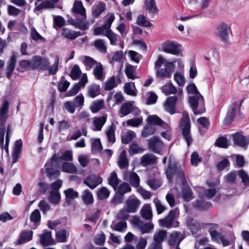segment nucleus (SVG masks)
<instances>
[{
    "label": "nucleus",
    "instance_id": "f257e3e1",
    "mask_svg": "<svg viewBox=\"0 0 249 249\" xmlns=\"http://www.w3.org/2000/svg\"><path fill=\"white\" fill-rule=\"evenodd\" d=\"M73 11L75 14H78L82 16L81 19H71L70 22L71 24L79 28L81 30H85L89 29V24L88 22L85 21L86 19V10L83 6L82 2L80 0H76L73 6Z\"/></svg>",
    "mask_w": 249,
    "mask_h": 249
},
{
    "label": "nucleus",
    "instance_id": "f03ea898",
    "mask_svg": "<svg viewBox=\"0 0 249 249\" xmlns=\"http://www.w3.org/2000/svg\"><path fill=\"white\" fill-rule=\"evenodd\" d=\"M182 117L180 119L179 125L182 131L183 138L189 147L193 142V138L190 133L191 122L187 112L184 111L182 114Z\"/></svg>",
    "mask_w": 249,
    "mask_h": 249
},
{
    "label": "nucleus",
    "instance_id": "7ed1b4c3",
    "mask_svg": "<svg viewBox=\"0 0 249 249\" xmlns=\"http://www.w3.org/2000/svg\"><path fill=\"white\" fill-rule=\"evenodd\" d=\"M179 215V211L178 208L170 211L168 214L163 219L159 220V223L160 226L168 229L176 228L179 226V222L175 220Z\"/></svg>",
    "mask_w": 249,
    "mask_h": 249
},
{
    "label": "nucleus",
    "instance_id": "20e7f679",
    "mask_svg": "<svg viewBox=\"0 0 249 249\" xmlns=\"http://www.w3.org/2000/svg\"><path fill=\"white\" fill-rule=\"evenodd\" d=\"M189 102L195 115L201 114L205 111L204 99L201 94L190 97Z\"/></svg>",
    "mask_w": 249,
    "mask_h": 249
},
{
    "label": "nucleus",
    "instance_id": "39448f33",
    "mask_svg": "<svg viewBox=\"0 0 249 249\" xmlns=\"http://www.w3.org/2000/svg\"><path fill=\"white\" fill-rule=\"evenodd\" d=\"M166 175L167 178L169 180L172 178L173 176H176L177 178L181 180V183L183 185L187 184L181 166H178L177 163L172 164L169 161L168 168L166 171Z\"/></svg>",
    "mask_w": 249,
    "mask_h": 249
},
{
    "label": "nucleus",
    "instance_id": "423d86ee",
    "mask_svg": "<svg viewBox=\"0 0 249 249\" xmlns=\"http://www.w3.org/2000/svg\"><path fill=\"white\" fill-rule=\"evenodd\" d=\"M230 32L231 33V25L225 22H221L217 26L215 35L221 41L229 44Z\"/></svg>",
    "mask_w": 249,
    "mask_h": 249
},
{
    "label": "nucleus",
    "instance_id": "0eeeda50",
    "mask_svg": "<svg viewBox=\"0 0 249 249\" xmlns=\"http://www.w3.org/2000/svg\"><path fill=\"white\" fill-rule=\"evenodd\" d=\"M244 100H241L239 103L234 102L229 107L226 116L224 119V122L225 124H230L233 120L235 115L240 113V108Z\"/></svg>",
    "mask_w": 249,
    "mask_h": 249
},
{
    "label": "nucleus",
    "instance_id": "6e6552de",
    "mask_svg": "<svg viewBox=\"0 0 249 249\" xmlns=\"http://www.w3.org/2000/svg\"><path fill=\"white\" fill-rule=\"evenodd\" d=\"M9 103L5 100L0 108V137L3 139L5 134L4 124L8 118Z\"/></svg>",
    "mask_w": 249,
    "mask_h": 249
},
{
    "label": "nucleus",
    "instance_id": "1a4fd4ad",
    "mask_svg": "<svg viewBox=\"0 0 249 249\" xmlns=\"http://www.w3.org/2000/svg\"><path fill=\"white\" fill-rule=\"evenodd\" d=\"M164 143L160 139L154 136L148 140V147L149 150L155 153L159 154L164 148Z\"/></svg>",
    "mask_w": 249,
    "mask_h": 249
},
{
    "label": "nucleus",
    "instance_id": "9d476101",
    "mask_svg": "<svg viewBox=\"0 0 249 249\" xmlns=\"http://www.w3.org/2000/svg\"><path fill=\"white\" fill-rule=\"evenodd\" d=\"M174 69L173 63L168 62L165 63L164 68H160L156 70V76L158 78L162 79L170 78Z\"/></svg>",
    "mask_w": 249,
    "mask_h": 249
},
{
    "label": "nucleus",
    "instance_id": "9b49d317",
    "mask_svg": "<svg viewBox=\"0 0 249 249\" xmlns=\"http://www.w3.org/2000/svg\"><path fill=\"white\" fill-rule=\"evenodd\" d=\"M162 51L176 55H181L180 45L174 41L165 42L162 46Z\"/></svg>",
    "mask_w": 249,
    "mask_h": 249
},
{
    "label": "nucleus",
    "instance_id": "f8f14e48",
    "mask_svg": "<svg viewBox=\"0 0 249 249\" xmlns=\"http://www.w3.org/2000/svg\"><path fill=\"white\" fill-rule=\"evenodd\" d=\"M132 223L140 228L142 234L150 232L154 228V225L152 223H144L139 217L134 216L132 219Z\"/></svg>",
    "mask_w": 249,
    "mask_h": 249
},
{
    "label": "nucleus",
    "instance_id": "ddd939ff",
    "mask_svg": "<svg viewBox=\"0 0 249 249\" xmlns=\"http://www.w3.org/2000/svg\"><path fill=\"white\" fill-rule=\"evenodd\" d=\"M186 225L194 237H197L200 234L201 226L196 219L189 217L187 219Z\"/></svg>",
    "mask_w": 249,
    "mask_h": 249
},
{
    "label": "nucleus",
    "instance_id": "4468645a",
    "mask_svg": "<svg viewBox=\"0 0 249 249\" xmlns=\"http://www.w3.org/2000/svg\"><path fill=\"white\" fill-rule=\"evenodd\" d=\"M32 231L23 230L19 233L18 239L14 243L15 245H21L31 241L33 238Z\"/></svg>",
    "mask_w": 249,
    "mask_h": 249
},
{
    "label": "nucleus",
    "instance_id": "2eb2a0df",
    "mask_svg": "<svg viewBox=\"0 0 249 249\" xmlns=\"http://www.w3.org/2000/svg\"><path fill=\"white\" fill-rule=\"evenodd\" d=\"M103 179L102 178L91 175L86 177L84 180V183L86 184L91 189L95 188L99 184L102 182Z\"/></svg>",
    "mask_w": 249,
    "mask_h": 249
},
{
    "label": "nucleus",
    "instance_id": "dca6fc26",
    "mask_svg": "<svg viewBox=\"0 0 249 249\" xmlns=\"http://www.w3.org/2000/svg\"><path fill=\"white\" fill-rule=\"evenodd\" d=\"M126 209L131 213H135L139 208L141 202L134 196L128 197L125 202Z\"/></svg>",
    "mask_w": 249,
    "mask_h": 249
},
{
    "label": "nucleus",
    "instance_id": "f3484780",
    "mask_svg": "<svg viewBox=\"0 0 249 249\" xmlns=\"http://www.w3.org/2000/svg\"><path fill=\"white\" fill-rule=\"evenodd\" d=\"M185 237L186 232L185 231H184L182 234H181L179 231H174L170 234L168 243L170 246H175L176 243H177V245L179 246L180 242Z\"/></svg>",
    "mask_w": 249,
    "mask_h": 249
},
{
    "label": "nucleus",
    "instance_id": "a211bd4d",
    "mask_svg": "<svg viewBox=\"0 0 249 249\" xmlns=\"http://www.w3.org/2000/svg\"><path fill=\"white\" fill-rule=\"evenodd\" d=\"M178 98L177 96H170L167 98L164 103L165 110L173 115L176 113L175 107Z\"/></svg>",
    "mask_w": 249,
    "mask_h": 249
},
{
    "label": "nucleus",
    "instance_id": "6ab92c4d",
    "mask_svg": "<svg viewBox=\"0 0 249 249\" xmlns=\"http://www.w3.org/2000/svg\"><path fill=\"white\" fill-rule=\"evenodd\" d=\"M232 138L233 142L242 147H247L249 143V137L244 136L240 133L232 135Z\"/></svg>",
    "mask_w": 249,
    "mask_h": 249
},
{
    "label": "nucleus",
    "instance_id": "aec40b11",
    "mask_svg": "<svg viewBox=\"0 0 249 249\" xmlns=\"http://www.w3.org/2000/svg\"><path fill=\"white\" fill-rule=\"evenodd\" d=\"M17 62L16 56L15 54H13L9 60L7 62V66L6 69V76L10 79L12 75L13 71L15 69V66Z\"/></svg>",
    "mask_w": 249,
    "mask_h": 249
},
{
    "label": "nucleus",
    "instance_id": "412c9836",
    "mask_svg": "<svg viewBox=\"0 0 249 249\" xmlns=\"http://www.w3.org/2000/svg\"><path fill=\"white\" fill-rule=\"evenodd\" d=\"M158 157L152 154H146L143 155L141 159V164L146 166L155 164L157 163Z\"/></svg>",
    "mask_w": 249,
    "mask_h": 249
},
{
    "label": "nucleus",
    "instance_id": "4be33fe9",
    "mask_svg": "<svg viewBox=\"0 0 249 249\" xmlns=\"http://www.w3.org/2000/svg\"><path fill=\"white\" fill-rule=\"evenodd\" d=\"M148 124L151 125L155 124L163 126L165 129H168L169 126L165 122H163L160 117L157 115H150L147 118Z\"/></svg>",
    "mask_w": 249,
    "mask_h": 249
},
{
    "label": "nucleus",
    "instance_id": "5701e85b",
    "mask_svg": "<svg viewBox=\"0 0 249 249\" xmlns=\"http://www.w3.org/2000/svg\"><path fill=\"white\" fill-rule=\"evenodd\" d=\"M120 83H121V80L119 76H112L106 83L104 89L110 90Z\"/></svg>",
    "mask_w": 249,
    "mask_h": 249
},
{
    "label": "nucleus",
    "instance_id": "b1692460",
    "mask_svg": "<svg viewBox=\"0 0 249 249\" xmlns=\"http://www.w3.org/2000/svg\"><path fill=\"white\" fill-rule=\"evenodd\" d=\"M40 240L41 244L45 246L53 244V240L52 237L51 232L44 231L40 235Z\"/></svg>",
    "mask_w": 249,
    "mask_h": 249
},
{
    "label": "nucleus",
    "instance_id": "393cba45",
    "mask_svg": "<svg viewBox=\"0 0 249 249\" xmlns=\"http://www.w3.org/2000/svg\"><path fill=\"white\" fill-rule=\"evenodd\" d=\"M135 108H137L134 107L133 104L131 102L123 104L120 110V112L122 114L121 117H123L129 114L132 112Z\"/></svg>",
    "mask_w": 249,
    "mask_h": 249
},
{
    "label": "nucleus",
    "instance_id": "a878e982",
    "mask_svg": "<svg viewBox=\"0 0 249 249\" xmlns=\"http://www.w3.org/2000/svg\"><path fill=\"white\" fill-rule=\"evenodd\" d=\"M144 6L146 10L149 13L153 15L158 13L159 9L156 5V0H145Z\"/></svg>",
    "mask_w": 249,
    "mask_h": 249
},
{
    "label": "nucleus",
    "instance_id": "bb28decb",
    "mask_svg": "<svg viewBox=\"0 0 249 249\" xmlns=\"http://www.w3.org/2000/svg\"><path fill=\"white\" fill-rule=\"evenodd\" d=\"M142 217L146 220H150L152 217V212L151 206L149 204H144L141 210Z\"/></svg>",
    "mask_w": 249,
    "mask_h": 249
},
{
    "label": "nucleus",
    "instance_id": "cd10ccee",
    "mask_svg": "<svg viewBox=\"0 0 249 249\" xmlns=\"http://www.w3.org/2000/svg\"><path fill=\"white\" fill-rule=\"evenodd\" d=\"M100 86L95 84H91L88 87L87 95L94 98L100 94Z\"/></svg>",
    "mask_w": 249,
    "mask_h": 249
},
{
    "label": "nucleus",
    "instance_id": "c85d7f7f",
    "mask_svg": "<svg viewBox=\"0 0 249 249\" xmlns=\"http://www.w3.org/2000/svg\"><path fill=\"white\" fill-rule=\"evenodd\" d=\"M108 184L116 190L119 184L121 182V180L118 178L117 173L113 171L111 173L109 177L107 178Z\"/></svg>",
    "mask_w": 249,
    "mask_h": 249
},
{
    "label": "nucleus",
    "instance_id": "c756f323",
    "mask_svg": "<svg viewBox=\"0 0 249 249\" xmlns=\"http://www.w3.org/2000/svg\"><path fill=\"white\" fill-rule=\"evenodd\" d=\"M116 130V126L114 124H112L108 126L106 130V134L107 137V140L109 142L114 143L116 141L115 131Z\"/></svg>",
    "mask_w": 249,
    "mask_h": 249
},
{
    "label": "nucleus",
    "instance_id": "7c9ffc66",
    "mask_svg": "<svg viewBox=\"0 0 249 249\" xmlns=\"http://www.w3.org/2000/svg\"><path fill=\"white\" fill-rule=\"evenodd\" d=\"M107 115H103L101 117L95 118L93 121V125L95 128L93 129L94 131H100L102 127L107 121Z\"/></svg>",
    "mask_w": 249,
    "mask_h": 249
},
{
    "label": "nucleus",
    "instance_id": "2f4dec72",
    "mask_svg": "<svg viewBox=\"0 0 249 249\" xmlns=\"http://www.w3.org/2000/svg\"><path fill=\"white\" fill-rule=\"evenodd\" d=\"M118 164L119 167L121 169L126 168L128 167L129 162L125 150H123L120 154Z\"/></svg>",
    "mask_w": 249,
    "mask_h": 249
},
{
    "label": "nucleus",
    "instance_id": "473e14b6",
    "mask_svg": "<svg viewBox=\"0 0 249 249\" xmlns=\"http://www.w3.org/2000/svg\"><path fill=\"white\" fill-rule=\"evenodd\" d=\"M208 184L209 188L204 191V195L207 198H212L216 194L218 188L214 183H209Z\"/></svg>",
    "mask_w": 249,
    "mask_h": 249
},
{
    "label": "nucleus",
    "instance_id": "72a5a7b5",
    "mask_svg": "<svg viewBox=\"0 0 249 249\" xmlns=\"http://www.w3.org/2000/svg\"><path fill=\"white\" fill-rule=\"evenodd\" d=\"M93 73L96 79L104 80L103 67L101 63H98V65L93 69Z\"/></svg>",
    "mask_w": 249,
    "mask_h": 249
},
{
    "label": "nucleus",
    "instance_id": "f704fd0d",
    "mask_svg": "<svg viewBox=\"0 0 249 249\" xmlns=\"http://www.w3.org/2000/svg\"><path fill=\"white\" fill-rule=\"evenodd\" d=\"M60 198L61 196L59 191H52L49 193L48 199L51 204H57L59 202Z\"/></svg>",
    "mask_w": 249,
    "mask_h": 249
},
{
    "label": "nucleus",
    "instance_id": "c9c22d12",
    "mask_svg": "<svg viewBox=\"0 0 249 249\" xmlns=\"http://www.w3.org/2000/svg\"><path fill=\"white\" fill-rule=\"evenodd\" d=\"M100 63V62H97L93 58L89 56H84V61L83 63L86 68V70L87 71L90 70L94 66H96L98 65V63Z\"/></svg>",
    "mask_w": 249,
    "mask_h": 249
},
{
    "label": "nucleus",
    "instance_id": "e433bc0d",
    "mask_svg": "<svg viewBox=\"0 0 249 249\" xmlns=\"http://www.w3.org/2000/svg\"><path fill=\"white\" fill-rule=\"evenodd\" d=\"M94 46L97 50L102 53H106L107 52L105 42L103 39H98L95 40Z\"/></svg>",
    "mask_w": 249,
    "mask_h": 249
},
{
    "label": "nucleus",
    "instance_id": "4c0bfd02",
    "mask_svg": "<svg viewBox=\"0 0 249 249\" xmlns=\"http://www.w3.org/2000/svg\"><path fill=\"white\" fill-rule=\"evenodd\" d=\"M62 170L66 173L74 174L77 172V168L73 163L64 162L62 165Z\"/></svg>",
    "mask_w": 249,
    "mask_h": 249
},
{
    "label": "nucleus",
    "instance_id": "58836bf2",
    "mask_svg": "<svg viewBox=\"0 0 249 249\" xmlns=\"http://www.w3.org/2000/svg\"><path fill=\"white\" fill-rule=\"evenodd\" d=\"M162 92L166 95L171 94H176L177 92L176 88L173 85L172 82H169L168 85H165L162 87Z\"/></svg>",
    "mask_w": 249,
    "mask_h": 249
},
{
    "label": "nucleus",
    "instance_id": "ea45409f",
    "mask_svg": "<svg viewBox=\"0 0 249 249\" xmlns=\"http://www.w3.org/2000/svg\"><path fill=\"white\" fill-rule=\"evenodd\" d=\"M167 237V231L165 230H160L155 232L153 236L154 242L161 243Z\"/></svg>",
    "mask_w": 249,
    "mask_h": 249
},
{
    "label": "nucleus",
    "instance_id": "a19ab883",
    "mask_svg": "<svg viewBox=\"0 0 249 249\" xmlns=\"http://www.w3.org/2000/svg\"><path fill=\"white\" fill-rule=\"evenodd\" d=\"M155 128L153 125L148 124L144 126L142 131V136L146 138L154 134Z\"/></svg>",
    "mask_w": 249,
    "mask_h": 249
},
{
    "label": "nucleus",
    "instance_id": "79ce46f5",
    "mask_svg": "<svg viewBox=\"0 0 249 249\" xmlns=\"http://www.w3.org/2000/svg\"><path fill=\"white\" fill-rule=\"evenodd\" d=\"M106 9V5L104 2H99L96 7L92 10L94 17L97 18Z\"/></svg>",
    "mask_w": 249,
    "mask_h": 249
},
{
    "label": "nucleus",
    "instance_id": "37998d69",
    "mask_svg": "<svg viewBox=\"0 0 249 249\" xmlns=\"http://www.w3.org/2000/svg\"><path fill=\"white\" fill-rule=\"evenodd\" d=\"M129 182L131 185L135 188H139L140 185V178L135 172H131L129 174Z\"/></svg>",
    "mask_w": 249,
    "mask_h": 249
},
{
    "label": "nucleus",
    "instance_id": "c03bdc74",
    "mask_svg": "<svg viewBox=\"0 0 249 249\" xmlns=\"http://www.w3.org/2000/svg\"><path fill=\"white\" fill-rule=\"evenodd\" d=\"M144 149L140 147L136 143L133 142L129 146L128 152L131 156L143 152Z\"/></svg>",
    "mask_w": 249,
    "mask_h": 249
},
{
    "label": "nucleus",
    "instance_id": "a18cd8bd",
    "mask_svg": "<svg viewBox=\"0 0 249 249\" xmlns=\"http://www.w3.org/2000/svg\"><path fill=\"white\" fill-rule=\"evenodd\" d=\"M40 213L38 209L34 210L32 213L30 217L31 221L34 222L36 226L40 224Z\"/></svg>",
    "mask_w": 249,
    "mask_h": 249
},
{
    "label": "nucleus",
    "instance_id": "49530a36",
    "mask_svg": "<svg viewBox=\"0 0 249 249\" xmlns=\"http://www.w3.org/2000/svg\"><path fill=\"white\" fill-rule=\"evenodd\" d=\"M135 134L133 131H129L122 136V142L124 144H128L133 140Z\"/></svg>",
    "mask_w": 249,
    "mask_h": 249
},
{
    "label": "nucleus",
    "instance_id": "de8ad7c7",
    "mask_svg": "<svg viewBox=\"0 0 249 249\" xmlns=\"http://www.w3.org/2000/svg\"><path fill=\"white\" fill-rule=\"evenodd\" d=\"M124 72L128 78L134 80L136 78L135 70L133 66L130 65L126 66Z\"/></svg>",
    "mask_w": 249,
    "mask_h": 249
},
{
    "label": "nucleus",
    "instance_id": "09e8293b",
    "mask_svg": "<svg viewBox=\"0 0 249 249\" xmlns=\"http://www.w3.org/2000/svg\"><path fill=\"white\" fill-rule=\"evenodd\" d=\"M136 23L139 26L146 27H150L152 25L143 15H140L138 17Z\"/></svg>",
    "mask_w": 249,
    "mask_h": 249
},
{
    "label": "nucleus",
    "instance_id": "8fccbe9b",
    "mask_svg": "<svg viewBox=\"0 0 249 249\" xmlns=\"http://www.w3.org/2000/svg\"><path fill=\"white\" fill-rule=\"evenodd\" d=\"M82 198L83 201L87 204H89L92 203L93 199L90 192L87 189L85 190L82 194Z\"/></svg>",
    "mask_w": 249,
    "mask_h": 249
},
{
    "label": "nucleus",
    "instance_id": "3c124183",
    "mask_svg": "<svg viewBox=\"0 0 249 249\" xmlns=\"http://www.w3.org/2000/svg\"><path fill=\"white\" fill-rule=\"evenodd\" d=\"M59 63V57L56 55L55 57V60L53 64L50 67H48L47 70L50 75H54L57 71L58 69V65Z\"/></svg>",
    "mask_w": 249,
    "mask_h": 249
},
{
    "label": "nucleus",
    "instance_id": "603ef678",
    "mask_svg": "<svg viewBox=\"0 0 249 249\" xmlns=\"http://www.w3.org/2000/svg\"><path fill=\"white\" fill-rule=\"evenodd\" d=\"M104 105V101L103 100L94 102L90 107L91 111L93 113H96L103 107Z\"/></svg>",
    "mask_w": 249,
    "mask_h": 249
},
{
    "label": "nucleus",
    "instance_id": "864d4df0",
    "mask_svg": "<svg viewBox=\"0 0 249 249\" xmlns=\"http://www.w3.org/2000/svg\"><path fill=\"white\" fill-rule=\"evenodd\" d=\"M181 195L182 198L187 201L192 199V191L191 188L188 186H184L182 189Z\"/></svg>",
    "mask_w": 249,
    "mask_h": 249
},
{
    "label": "nucleus",
    "instance_id": "5fc2aeb1",
    "mask_svg": "<svg viewBox=\"0 0 249 249\" xmlns=\"http://www.w3.org/2000/svg\"><path fill=\"white\" fill-rule=\"evenodd\" d=\"M195 207L198 210H203L211 208L212 204L209 202H204L202 200H198L196 201Z\"/></svg>",
    "mask_w": 249,
    "mask_h": 249
},
{
    "label": "nucleus",
    "instance_id": "6e6d98bb",
    "mask_svg": "<svg viewBox=\"0 0 249 249\" xmlns=\"http://www.w3.org/2000/svg\"><path fill=\"white\" fill-rule=\"evenodd\" d=\"M110 194L109 191L105 187L100 188L97 192V196L100 200L107 198Z\"/></svg>",
    "mask_w": 249,
    "mask_h": 249
},
{
    "label": "nucleus",
    "instance_id": "4d7b16f0",
    "mask_svg": "<svg viewBox=\"0 0 249 249\" xmlns=\"http://www.w3.org/2000/svg\"><path fill=\"white\" fill-rule=\"evenodd\" d=\"M64 194L66 197L67 201H68V199H73L77 198L79 196L78 192L71 188L65 190Z\"/></svg>",
    "mask_w": 249,
    "mask_h": 249
},
{
    "label": "nucleus",
    "instance_id": "13d9d810",
    "mask_svg": "<svg viewBox=\"0 0 249 249\" xmlns=\"http://www.w3.org/2000/svg\"><path fill=\"white\" fill-rule=\"evenodd\" d=\"M82 74V72L79 67L77 65H75L72 69L70 73V76L73 80L78 79Z\"/></svg>",
    "mask_w": 249,
    "mask_h": 249
},
{
    "label": "nucleus",
    "instance_id": "bf43d9fd",
    "mask_svg": "<svg viewBox=\"0 0 249 249\" xmlns=\"http://www.w3.org/2000/svg\"><path fill=\"white\" fill-rule=\"evenodd\" d=\"M131 191V188L129 185L125 182L121 184L118 188V193L124 196L125 193L129 192Z\"/></svg>",
    "mask_w": 249,
    "mask_h": 249
},
{
    "label": "nucleus",
    "instance_id": "052dcab7",
    "mask_svg": "<svg viewBox=\"0 0 249 249\" xmlns=\"http://www.w3.org/2000/svg\"><path fill=\"white\" fill-rule=\"evenodd\" d=\"M106 26L103 25L100 27H98L94 29L93 33L95 36L102 35L103 36H106L107 33L109 31Z\"/></svg>",
    "mask_w": 249,
    "mask_h": 249
},
{
    "label": "nucleus",
    "instance_id": "680f3d73",
    "mask_svg": "<svg viewBox=\"0 0 249 249\" xmlns=\"http://www.w3.org/2000/svg\"><path fill=\"white\" fill-rule=\"evenodd\" d=\"M67 231L66 230H62L56 233V239L59 242H65L67 240Z\"/></svg>",
    "mask_w": 249,
    "mask_h": 249
},
{
    "label": "nucleus",
    "instance_id": "e2e57ef3",
    "mask_svg": "<svg viewBox=\"0 0 249 249\" xmlns=\"http://www.w3.org/2000/svg\"><path fill=\"white\" fill-rule=\"evenodd\" d=\"M41 56H35L31 60V69L32 70L38 69L40 64Z\"/></svg>",
    "mask_w": 249,
    "mask_h": 249
},
{
    "label": "nucleus",
    "instance_id": "0e129e2a",
    "mask_svg": "<svg viewBox=\"0 0 249 249\" xmlns=\"http://www.w3.org/2000/svg\"><path fill=\"white\" fill-rule=\"evenodd\" d=\"M59 159L66 161H71L73 160L72 152L71 150H66L62 153Z\"/></svg>",
    "mask_w": 249,
    "mask_h": 249
},
{
    "label": "nucleus",
    "instance_id": "69168bd1",
    "mask_svg": "<svg viewBox=\"0 0 249 249\" xmlns=\"http://www.w3.org/2000/svg\"><path fill=\"white\" fill-rule=\"evenodd\" d=\"M215 144L219 147L227 148L228 144L227 138L224 136H221L217 138L215 141Z\"/></svg>",
    "mask_w": 249,
    "mask_h": 249
},
{
    "label": "nucleus",
    "instance_id": "338daca9",
    "mask_svg": "<svg viewBox=\"0 0 249 249\" xmlns=\"http://www.w3.org/2000/svg\"><path fill=\"white\" fill-rule=\"evenodd\" d=\"M147 183L153 190H156L161 185L160 181L155 178L149 179Z\"/></svg>",
    "mask_w": 249,
    "mask_h": 249
},
{
    "label": "nucleus",
    "instance_id": "774afa93",
    "mask_svg": "<svg viewBox=\"0 0 249 249\" xmlns=\"http://www.w3.org/2000/svg\"><path fill=\"white\" fill-rule=\"evenodd\" d=\"M106 36L109 40L111 45H115L116 44L118 36L113 32L111 30H110L107 32Z\"/></svg>",
    "mask_w": 249,
    "mask_h": 249
}]
</instances>
